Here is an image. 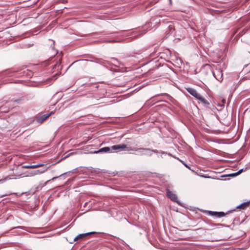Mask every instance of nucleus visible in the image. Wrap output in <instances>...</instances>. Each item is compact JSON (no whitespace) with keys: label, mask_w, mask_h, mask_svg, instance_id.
Here are the masks:
<instances>
[{"label":"nucleus","mask_w":250,"mask_h":250,"mask_svg":"<svg viewBox=\"0 0 250 250\" xmlns=\"http://www.w3.org/2000/svg\"><path fill=\"white\" fill-rule=\"evenodd\" d=\"M131 146H128L126 145L122 144L120 145H114L111 147H104L97 151H94L93 153H107V152H118L123 150L130 151L128 148H130Z\"/></svg>","instance_id":"obj_1"},{"label":"nucleus","mask_w":250,"mask_h":250,"mask_svg":"<svg viewBox=\"0 0 250 250\" xmlns=\"http://www.w3.org/2000/svg\"><path fill=\"white\" fill-rule=\"evenodd\" d=\"M201 74L204 79H207L208 77L213 75V73L209 64H206L203 65L201 69Z\"/></svg>","instance_id":"obj_2"},{"label":"nucleus","mask_w":250,"mask_h":250,"mask_svg":"<svg viewBox=\"0 0 250 250\" xmlns=\"http://www.w3.org/2000/svg\"><path fill=\"white\" fill-rule=\"evenodd\" d=\"M128 150L130 151H138L140 155H149L151 156V153L150 152L152 151L149 148H136V147H132L128 148Z\"/></svg>","instance_id":"obj_3"},{"label":"nucleus","mask_w":250,"mask_h":250,"mask_svg":"<svg viewBox=\"0 0 250 250\" xmlns=\"http://www.w3.org/2000/svg\"><path fill=\"white\" fill-rule=\"evenodd\" d=\"M187 90L191 95H192L197 99L200 100L202 102L205 103H206V100L204 98H203L201 96V95L199 93H198L195 89L189 87L187 88Z\"/></svg>","instance_id":"obj_4"},{"label":"nucleus","mask_w":250,"mask_h":250,"mask_svg":"<svg viewBox=\"0 0 250 250\" xmlns=\"http://www.w3.org/2000/svg\"><path fill=\"white\" fill-rule=\"evenodd\" d=\"M96 233V232L95 231H92V232H87V233H85L80 234L78 235L77 236H76L74 238V241H78L80 239H84L85 237H86L88 236H89L91 234H95Z\"/></svg>","instance_id":"obj_5"},{"label":"nucleus","mask_w":250,"mask_h":250,"mask_svg":"<svg viewBox=\"0 0 250 250\" xmlns=\"http://www.w3.org/2000/svg\"><path fill=\"white\" fill-rule=\"evenodd\" d=\"M209 214L211 216H215L216 217H217V218L223 217L225 216L226 215V214L223 211L217 212V211H209Z\"/></svg>","instance_id":"obj_6"},{"label":"nucleus","mask_w":250,"mask_h":250,"mask_svg":"<svg viewBox=\"0 0 250 250\" xmlns=\"http://www.w3.org/2000/svg\"><path fill=\"white\" fill-rule=\"evenodd\" d=\"M52 112H51L47 114H44L40 117L37 118L36 121L38 123H42L46 119H47L51 114Z\"/></svg>","instance_id":"obj_7"},{"label":"nucleus","mask_w":250,"mask_h":250,"mask_svg":"<svg viewBox=\"0 0 250 250\" xmlns=\"http://www.w3.org/2000/svg\"><path fill=\"white\" fill-rule=\"evenodd\" d=\"M167 196L171 199V200L174 201V202H177V197L173 193L172 191H170L169 190H167Z\"/></svg>","instance_id":"obj_8"},{"label":"nucleus","mask_w":250,"mask_h":250,"mask_svg":"<svg viewBox=\"0 0 250 250\" xmlns=\"http://www.w3.org/2000/svg\"><path fill=\"white\" fill-rule=\"evenodd\" d=\"M46 170H47V168H46L44 170H39H39H34V171L30 172L29 173V176H35V175H36L38 174H42V173H43L44 172H45Z\"/></svg>","instance_id":"obj_9"},{"label":"nucleus","mask_w":250,"mask_h":250,"mask_svg":"<svg viewBox=\"0 0 250 250\" xmlns=\"http://www.w3.org/2000/svg\"><path fill=\"white\" fill-rule=\"evenodd\" d=\"M250 204V201L249 202L243 203V204L239 205L237 207V208H241V209H245L247 207H248V206Z\"/></svg>","instance_id":"obj_10"},{"label":"nucleus","mask_w":250,"mask_h":250,"mask_svg":"<svg viewBox=\"0 0 250 250\" xmlns=\"http://www.w3.org/2000/svg\"><path fill=\"white\" fill-rule=\"evenodd\" d=\"M22 167L23 168H35V165H24Z\"/></svg>","instance_id":"obj_11"},{"label":"nucleus","mask_w":250,"mask_h":250,"mask_svg":"<svg viewBox=\"0 0 250 250\" xmlns=\"http://www.w3.org/2000/svg\"><path fill=\"white\" fill-rule=\"evenodd\" d=\"M49 42H50V44L51 46L52 45V46H51V49L52 50H54V49L55 42L53 40H49Z\"/></svg>","instance_id":"obj_12"},{"label":"nucleus","mask_w":250,"mask_h":250,"mask_svg":"<svg viewBox=\"0 0 250 250\" xmlns=\"http://www.w3.org/2000/svg\"><path fill=\"white\" fill-rule=\"evenodd\" d=\"M44 165V164H42V163H40V164H38L37 165H35V168H38L40 167H42Z\"/></svg>","instance_id":"obj_13"},{"label":"nucleus","mask_w":250,"mask_h":250,"mask_svg":"<svg viewBox=\"0 0 250 250\" xmlns=\"http://www.w3.org/2000/svg\"><path fill=\"white\" fill-rule=\"evenodd\" d=\"M121 40H119V39H112L111 40H109V41H107V42H120Z\"/></svg>","instance_id":"obj_14"},{"label":"nucleus","mask_w":250,"mask_h":250,"mask_svg":"<svg viewBox=\"0 0 250 250\" xmlns=\"http://www.w3.org/2000/svg\"><path fill=\"white\" fill-rule=\"evenodd\" d=\"M243 171V169H240L238 172H236L235 174H234V175H237L238 174H240Z\"/></svg>","instance_id":"obj_15"},{"label":"nucleus","mask_w":250,"mask_h":250,"mask_svg":"<svg viewBox=\"0 0 250 250\" xmlns=\"http://www.w3.org/2000/svg\"><path fill=\"white\" fill-rule=\"evenodd\" d=\"M108 62L107 61H104V62H102V61H99V63H103V64H105L106 62Z\"/></svg>","instance_id":"obj_16"},{"label":"nucleus","mask_w":250,"mask_h":250,"mask_svg":"<svg viewBox=\"0 0 250 250\" xmlns=\"http://www.w3.org/2000/svg\"><path fill=\"white\" fill-rule=\"evenodd\" d=\"M218 225H222L221 224H214L213 226H218Z\"/></svg>","instance_id":"obj_17"},{"label":"nucleus","mask_w":250,"mask_h":250,"mask_svg":"<svg viewBox=\"0 0 250 250\" xmlns=\"http://www.w3.org/2000/svg\"><path fill=\"white\" fill-rule=\"evenodd\" d=\"M220 73H221V77H222V76H223V74H222V72H220Z\"/></svg>","instance_id":"obj_18"},{"label":"nucleus","mask_w":250,"mask_h":250,"mask_svg":"<svg viewBox=\"0 0 250 250\" xmlns=\"http://www.w3.org/2000/svg\"><path fill=\"white\" fill-rule=\"evenodd\" d=\"M114 61H116L117 60L116 59H113Z\"/></svg>","instance_id":"obj_19"}]
</instances>
